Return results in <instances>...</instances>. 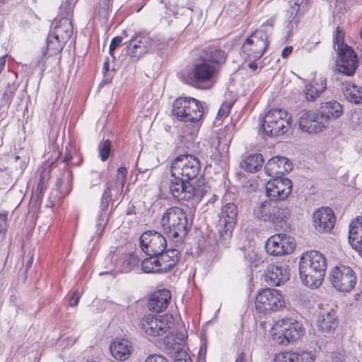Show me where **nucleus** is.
<instances>
[{
    "label": "nucleus",
    "mask_w": 362,
    "mask_h": 362,
    "mask_svg": "<svg viewBox=\"0 0 362 362\" xmlns=\"http://www.w3.org/2000/svg\"><path fill=\"white\" fill-rule=\"evenodd\" d=\"M327 269L324 255L316 250L303 253L299 262V274L303 284L309 288H318L322 283Z\"/></svg>",
    "instance_id": "nucleus-1"
},
{
    "label": "nucleus",
    "mask_w": 362,
    "mask_h": 362,
    "mask_svg": "<svg viewBox=\"0 0 362 362\" xmlns=\"http://www.w3.org/2000/svg\"><path fill=\"white\" fill-rule=\"evenodd\" d=\"M160 224L163 230L177 243L182 241L189 230L186 212L177 206H172L165 210L162 216Z\"/></svg>",
    "instance_id": "nucleus-2"
},
{
    "label": "nucleus",
    "mask_w": 362,
    "mask_h": 362,
    "mask_svg": "<svg viewBox=\"0 0 362 362\" xmlns=\"http://www.w3.org/2000/svg\"><path fill=\"white\" fill-rule=\"evenodd\" d=\"M173 114L180 121L192 123L190 134H194L199 129L198 122L204 115V107L201 103L194 98L180 97L173 103Z\"/></svg>",
    "instance_id": "nucleus-3"
},
{
    "label": "nucleus",
    "mask_w": 362,
    "mask_h": 362,
    "mask_svg": "<svg viewBox=\"0 0 362 362\" xmlns=\"http://www.w3.org/2000/svg\"><path fill=\"white\" fill-rule=\"evenodd\" d=\"M291 209L288 203L265 200L254 209V215L264 222L275 226L286 223L290 218Z\"/></svg>",
    "instance_id": "nucleus-4"
},
{
    "label": "nucleus",
    "mask_w": 362,
    "mask_h": 362,
    "mask_svg": "<svg viewBox=\"0 0 362 362\" xmlns=\"http://www.w3.org/2000/svg\"><path fill=\"white\" fill-rule=\"evenodd\" d=\"M219 69L216 65H211L203 61L195 64L187 76V82L198 89L210 88L218 76Z\"/></svg>",
    "instance_id": "nucleus-5"
},
{
    "label": "nucleus",
    "mask_w": 362,
    "mask_h": 362,
    "mask_svg": "<svg viewBox=\"0 0 362 362\" xmlns=\"http://www.w3.org/2000/svg\"><path fill=\"white\" fill-rule=\"evenodd\" d=\"M272 330L273 339L279 344H287L298 340L305 333V329L300 322L292 317H286L275 322Z\"/></svg>",
    "instance_id": "nucleus-6"
},
{
    "label": "nucleus",
    "mask_w": 362,
    "mask_h": 362,
    "mask_svg": "<svg viewBox=\"0 0 362 362\" xmlns=\"http://www.w3.org/2000/svg\"><path fill=\"white\" fill-rule=\"evenodd\" d=\"M292 118L284 109H272L268 111L262 121L263 132L269 136L286 133L291 125Z\"/></svg>",
    "instance_id": "nucleus-7"
},
{
    "label": "nucleus",
    "mask_w": 362,
    "mask_h": 362,
    "mask_svg": "<svg viewBox=\"0 0 362 362\" xmlns=\"http://www.w3.org/2000/svg\"><path fill=\"white\" fill-rule=\"evenodd\" d=\"M337 52L333 79L336 82H340L342 76H351L355 74L358 60L354 50L349 45L339 46Z\"/></svg>",
    "instance_id": "nucleus-8"
},
{
    "label": "nucleus",
    "mask_w": 362,
    "mask_h": 362,
    "mask_svg": "<svg viewBox=\"0 0 362 362\" xmlns=\"http://www.w3.org/2000/svg\"><path fill=\"white\" fill-rule=\"evenodd\" d=\"M201 170L199 160L193 155L177 156L172 163L170 172L173 178L192 181L197 177Z\"/></svg>",
    "instance_id": "nucleus-9"
},
{
    "label": "nucleus",
    "mask_w": 362,
    "mask_h": 362,
    "mask_svg": "<svg viewBox=\"0 0 362 362\" xmlns=\"http://www.w3.org/2000/svg\"><path fill=\"white\" fill-rule=\"evenodd\" d=\"M169 189L173 198L178 201L199 202L206 193L207 187L199 185L194 186L190 181L173 178L170 182Z\"/></svg>",
    "instance_id": "nucleus-10"
},
{
    "label": "nucleus",
    "mask_w": 362,
    "mask_h": 362,
    "mask_svg": "<svg viewBox=\"0 0 362 362\" xmlns=\"http://www.w3.org/2000/svg\"><path fill=\"white\" fill-rule=\"evenodd\" d=\"M269 46L267 30L261 28L253 32L242 45L241 50L245 60H258Z\"/></svg>",
    "instance_id": "nucleus-11"
},
{
    "label": "nucleus",
    "mask_w": 362,
    "mask_h": 362,
    "mask_svg": "<svg viewBox=\"0 0 362 362\" xmlns=\"http://www.w3.org/2000/svg\"><path fill=\"white\" fill-rule=\"evenodd\" d=\"M174 326L173 317L169 315L156 316L145 315L139 322V327L145 334L157 337L163 335Z\"/></svg>",
    "instance_id": "nucleus-12"
},
{
    "label": "nucleus",
    "mask_w": 362,
    "mask_h": 362,
    "mask_svg": "<svg viewBox=\"0 0 362 362\" xmlns=\"http://www.w3.org/2000/svg\"><path fill=\"white\" fill-rule=\"evenodd\" d=\"M285 306L282 295L276 289L266 288L260 291L255 300V308L262 314L277 311Z\"/></svg>",
    "instance_id": "nucleus-13"
},
{
    "label": "nucleus",
    "mask_w": 362,
    "mask_h": 362,
    "mask_svg": "<svg viewBox=\"0 0 362 362\" xmlns=\"http://www.w3.org/2000/svg\"><path fill=\"white\" fill-rule=\"evenodd\" d=\"M238 207L233 203H228L221 209V214L217 224L218 233L223 244L230 240L237 221Z\"/></svg>",
    "instance_id": "nucleus-14"
},
{
    "label": "nucleus",
    "mask_w": 362,
    "mask_h": 362,
    "mask_svg": "<svg viewBox=\"0 0 362 362\" xmlns=\"http://www.w3.org/2000/svg\"><path fill=\"white\" fill-rule=\"evenodd\" d=\"M329 279L332 286L341 292L352 290L357 281L356 273L352 268L342 264L335 267L331 271Z\"/></svg>",
    "instance_id": "nucleus-15"
},
{
    "label": "nucleus",
    "mask_w": 362,
    "mask_h": 362,
    "mask_svg": "<svg viewBox=\"0 0 362 362\" xmlns=\"http://www.w3.org/2000/svg\"><path fill=\"white\" fill-rule=\"evenodd\" d=\"M138 259L130 253H120L119 251L111 252L105 257V262L112 263L107 270L100 272V275L112 272H129L138 263Z\"/></svg>",
    "instance_id": "nucleus-16"
},
{
    "label": "nucleus",
    "mask_w": 362,
    "mask_h": 362,
    "mask_svg": "<svg viewBox=\"0 0 362 362\" xmlns=\"http://www.w3.org/2000/svg\"><path fill=\"white\" fill-rule=\"evenodd\" d=\"M153 43L154 40L148 34L136 33L127 45L126 53L133 60L136 61L151 50Z\"/></svg>",
    "instance_id": "nucleus-17"
},
{
    "label": "nucleus",
    "mask_w": 362,
    "mask_h": 362,
    "mask_svg": "<svg viewBox=\"0 0 362 362\" xmlns=\"http://www.w3.org/2000/svg\"><path fill=\"white\" fill-rule=\"evenodd\" d=\"M296 247L293 238L284 233H278L271 236L265 243L268 254L273 256H281L293 252Z\"/></svg>",
    "instance_id": "nucleus-18"
},
{
    "label": "nucleus",
    "mask_w": 362,
    "mask_h": 362,
    "mask_svg": "<svg viewBox=\"0 0 362 362\" xmlns=\"http://www.w3.org/2000/svg\"><path fill=\"white\" fill-rule=\"evenodd\" d=\"M141 250L148 256L158 255L167 247L165 238L156 230L143 233L139 238Z\"/></svg>",
    "instance_id": "nucleus-19"
},
{
    "label": "nucleus",
    "mask_w": 362,
    "mask_h": 362,
    "mask_svg": "<svg viewBox=\"0 0 362 362\" xmlns=\"http://www.w3.org/2000/svg\"><path fill=\"white\" fill-rule=\"evenodd\" d=\"M74 4L72 3L66 2L62 4L60 7L62 13H64L66 16L62 17L54 25L53 30L50 32L56 37L59 38L62 41L67 42L73 35V25L71 20L69 16L73 11Z\"/></svg>",
    "instance_id": "nucleus-20"
},
{
    "label": "nucleus",
    "mask_w": 362,
    "mask_h": 362,
    "mask_svg": "<svg viewBox=\"0 0 362 362\" xmlns=\"http://www.w3.org/2000/svg\"><path fill=\"white\" fill-rule=\"evenodd\" d=\"M327 122L317 110H308L302 113L299 119L300 129L308 134H317L327 127Z\"/></svg>",
    "instance_id": "nucleus-21"
},
{
    "label": "nucleus",
    "mask_w": 362,
    "mask_h": 362,
    "mask_svg": "<svg viewBox=\"0 0 362 362\" xmlns=\"http://www.w3.org/2000/svg\"><path fill=\"white\" fill-rule=\"evenodd\" d=\"M291 190V181L286 177H274L266 184L267 195L274 202L286 199Z\"/></svg>",
    "instance_id": "nucleus-22"
},
{
    "label": "nucleus",
    "mask_w": 362,
    "mask_h": 362,
    "mask_svg": "<svg viewBox=\"0 0 362 362\" xmlns=\"http://www.w3.org/2000/svg\"><path fill=\"white\" fill-rule=\"evenodd\" d=\"M290 269L288 262H277L268 266L265 281L272 286H280L289 279Z\"/></svg>",
    "instance_id": "nucleus-23"
},
{
    "label": "nucleus",
    "mask_w": 362,
    "mask_h": 362,
    "mask_svg": "<svg viewBox=\"0 0 362 362\" xmlns=\"http://www.w3.org/2000/svg\"><path fill=\"white\" fill-rule=\"evenodd\" d=\"M164 345L166 352L175 359V362H192L188 354L184 351V335L181 337H166Z\"/></svg>",
    "instance_id": "nucleus-24"
},
{
    "label": "nucleus",
    "mask_w": 362,
    "mask_h": 362,
    "mask_svg": "<svg viewBox=\"0 0 362 362\" xmlns=\"http://www.w3.org/2000/svg\"><path fill=\"white\" fill-rule=\"evenodd\" d=\"M313 222L315 229L320 233L330 231L335 223V217L332 209L322 207L313 214Z\"/></svg>",
    "instance_id": "nucleus-25"
},
{
    "label": "nucleus",
    "mask_w": 362,
    "mask_h": 362,
    "mask_svg": "<svg viewBox=\"0 0 362 362\" xmlns=\"http://www.w3.org/2000/svg\"><path fill=\"white\" fill-rule=\"evenodd\" d=\"M291 170V162L283 156H274L270 158L264 166L266 174L273 178L282 177L283 175Z\"/></svg>",
    "instance_id": "nucleus-26"
},
{
    "label": "nucleus",
    "mask_w": 362,
    "mask_h": 362,
    "mask_svg": "<svg viewBox=\"0 0 362 362\" xmlns=\"http://www.w3.org/2000/svg\"><path fill=\"white\" fill-rule=\"evenodd\" d=\"M112 201V193L110 187H107L103 192L100 202V214L98 216L96 221V230L95 233L98 235H101L109 220V216L107 214V210L109 204Z\"/></svg>",
    "instance_id": "nucleus-27"
},
{
    "label": "nucleus",
    "mask_w": 362,
    "mask_h": 362,
    "mask_svg": "<svg viewBox=\"0 0 362 362\" xmlns=\"http://www.w3.org/2000/svg\"><path fill=\"white\" fill-rule=\"evenodd\" d=\"M339 325L337 312L333 308L319 314L317 326L325 334L333 333Z\"/></svg>",
    "instance_id": "nucleus-28"
},
{
    "label": "nucleus",
    "mask_w": 362,
    "mask_h": 362,
    "mask_svg": "<svg viewBox=\"0 0 362 362\" xmlns=\"http://www.w3.org/2000/svg\"><path fill=\"white\" fill-rule=\"evenodd\" d=\"M171 300V293L168 290L162 289L153 293L148 303L149 310L160 313L165 310Z\"/></svg>",
    "instance_id": "nucleus-29"
},
{
    "label": "nucleus",
    "mask_w": 362,
    "mask_h": 362,
    "mask_svg": "<svg viewBox=\"0 0 362 362\" xmlns=\"http://www.w3.org/2000/svg\"><path fill=\"white\" fill-rule=\"evenodd\" d=\"M132 343L124 339H116L110 346V353L116 360L124 361L132 353Z\"/></svg>",
    "instance_id": "nucleus-30"
},
{
    "label": "nucleus",
    "mask_w": 362,
    "mask_h": 362,
    "mask_svg": "<svg viewBox=\"0 0 362 362\" xmlns=\"http://www.w3.org/2000/svg\"><path fill=\"white\" fill-rule=\"evenodd\" d=\"M322 117L328 121L339 118L343 112L342 105L335 100L322 102L317 109Z\"/></svg>",
    "instance_id": "nucleus-31"
},
{
    "label": "nucleus",
    "mask_w": 362,
    "mask_h": 362,
    "mask_svg": "<svg viewBox=\"0 0 362 362\" xmlns=\"http://www.w3.org/2000/svg\"><path fill=\"white\" fill-rule=\"evenodd\" d=\"M349 242L354 250L362 251V216L357 217L349 224Z\"/></svg>",
    "instance_id": "nucleus-32"
},
{
    "label": "nucleus",
    "mask_w": 362,
    "mask_h": 362,
    "mask_svg": "<svg viewBox=\"0 0 362 362\" xmlns=\"http://www.w3.org/2000/svg\"><path fill=\"white\" fill-rule=\"evenodd\" d=\"M336 86H339L343 91L346 99L350 103L360 104L362 103V88L348 82L340 81L336 82Z\"/></svg>",
    "instance_id": "nucleus-33"
},
{
    "label": "nucleus",
    "mask_w": 362,
    "mask_h": 362,
    "mask_svg": "<svg viewBox=\"0 0 362 362\" xmlns=\"http://www.w3.org/2000/svg\"><path fill=\"white\" fill-rule=\"evenodd\" d=\"M160 262V267L163 269L165 273L169 272L178 262L180 258V253L177 250L170 249L164 250L158 254Z\"/></svg>",
    "instance_id": "nucleus-34"
},
{
    "label": "nucleus",
    "mask_w": 362,
    "mask_h": 362,
    "mask_svg": "<svg viewBox=\"0 0 362 362\" xmlns=\"http://www.w3.org/2000/svg\"><path fill=\"white\" fill-rule=\"evenodd\" d=\"M66 42L62 41L54 35L49 33L47 39L46 47L42 49V57L49 58L59 54Z\"/></svg>",
    "instance_id": "nucleus-35"
},
{
    "label": "nucleus",
    "mask_w": 362,
    "mask_h": 362,
    "mask_svg": "<svg viewBox=\"0 0 362 362\" xmlns=\"http://www.w3.org/2000/svg\"><path fill=\"white\" fill-rule=\"evenodd\" d=\"M326 88V80L321 78L320 83L314 81L313 83L306 85L303 92L306 100L312 102L315 100Z\"/></svg>",
    "instance_id": "nucleus-36"
},
{
    "label": "nucleus",
    "mask_w": 362,
    "mask_h": 362,
    "mask_svg": "<svg viewBox=\"0 0 362 362\" xmlns=\"http://www.w3.org/2000/svg\"><path fill=\"white\" fill-rule=\"evenodd\" d=\"M202 57L206 62H209L216 65H221L226 62V54L223 50L213 47L206 49Z\"/></svg>",
    "instance_id": "nucleus-37"
},
{
    "label": "nucleus",
    "mask_w": 362,
    "mask_h": 362,
    "mask_svg": "<svg viewBox=\"0 0 362 362\" xmlns=\"http://www.w3.org/2000/svg\"><path fill=\"white\" fill-rule=\"evenodd\" d=\"M264 160L262 154L255 153L247 156L240 165L243 169L249 173L257 171L263 165Z\"/></svg>",
    "instance_id": "nucleus-38"
},
{
    "label": "nucleus",
    "mask_w": 362,
    "mask_h": 362,
    "mask_svg": "<svg viewBox=\"0 0 362 362\" xmlns=\"http://www.w3.org/2000/svg\"><path fill=\"white\" fill-rule=\"evenodd\" d=\"M160 264L158 255H152L142 261L141 269L145 273L163 274L165 272Z\"/></svg>",
    "instance_id": "nucleus-39"
},
{
    "label": "nucleus",
    "mask_w": 362,
    "mask_h": 362,
    "mask_svg": "<svg viewBox=\"0 0 362 362\" xmlns=\"http://www.w3.org/2000/svg\"><path fill=\"white\" fill-rule=\"evenodd\" d=\"M291 14L295 15L305 13L308 8V0H291Z\"/></svg>",
    "instance_id": "nucleus-40"
},
{
    "label": "nucleus",
    "mask_w": 362,
    "mask_h": 362,
    "mask_svg": "<svg viewBox=\"0 0 362 362\" xmlns=\"http://www.w3.org/2000/svg\"><path fill=\"white\" fill-rule=\"evenodd\" d=\"M98 151L100 160H107L111 152V142L109 140L101 141L98 145Z\"/></svg>",
    "instance_id": "nucleus-41"
},
{
    "label": "nucleus",
    "mask_w": 362,
    "mask_h": 362,
    "mask_svg": "<svg viewBox=\"0 0 362 362\" xmlns=\"http://www.w3.org/2000/svg\"><path fill=\"white\" fill-rule=\"evenodd\" d=\"M296 353L293 351H284L276 354L274 362H295Z\"/></svg>",
    "instance_id": "nucleus-42"
},
{
    "label": "nucleus",
    "mask_w": 362,
    "mask_h": 362,
    "mask_svg": "<svg viewBox=\"0 0 362 362\" xmlns=\"http://www.w3.org/2000/svg\"><path fill=\"white\" fill-rule=\"evenodd\" d=\"M113 0H100L98 13L104 18H107L112 11Z\"/></svg>",
    "instance_id": "nucleus-43"
},
{
    "label": "nucleus",
    "mask_w": 362,
    "mask_h": 362,
    "mask_svg": "<svg viewBox=\"0 0 362 362\" xmlns=\"http://www.w3.org/2000/svg\"><path fill=\"white\" fill-rule=\"evenodd\" d=\"M296 353L295 362H314L315 358L310 351H298Z\"/></svg>",
    "instance_id": "nucleus-44"
},
{
    "label": "nucleus",
    "mask_w": 362,
    "mask_h": 362,
    "mask_svg": "<svg viewBox=\"0 0 362 362\" xmlns=\"http://www.w3.org/2000/svg\"><path fill=\"white\" fill-rule=\"evenodd\" d=\"M344 34L343 33L342 30L339 26H338L336 28L333 36V46L336 50L340 45H347L344 43Z\"/></svg>",
    "instance_id": "nucleus-45"
},
{
    "label": "nucleus",
    "mask_w": 362,
    "mask_h": 362,
    "mask_svg": "<svg viewBox=\"0 0 362 362\" xmlns=\"http://www.w3.org/2000/svg\"><path fill=\"white\" fill-rule=\"evenodd\" d=\"M127 173V170L125 167H120L117 170V182L119 183L122 185V187H123L125 183Z\"/></svg>",
    "instance_id": "nucleus-46"
},
{
    "label": "nucleus",
    "mask_w": 362,
    "mask_h": 362,
    "mask_svg": "<svg viewBox=\"0 0 362 362\" xmlns=\"http://www.w3.org/2000/svg\"><path fill=\"white\" fill-rule=\"evenodd\" d=\"M64 182L63 181L62 178H59L56 183V187L57 191L62 194V195H66L69 192V187L68 183H66L65 185V188L64 187Z\"/></svg>",
    "instance_id": "nucleus-47"
},
{
    "label": "nucleus",
    "mask_w": 362,
    "mask_h": 362,
    "mask_svg": "<svg viewBox=\"0 0 362 362\" xmlns=\"http://www.w3.org/2000/svg\"><path fill=\"white\" fill-rule=\"evenodd\" d=\"M122 42V37L119 36L115 37L111 40L110 47H109V52L112 56V53L114 50L118 47Z\"/></svg>",
    "instance_id": "nucleus-48"
},
{
    "label": "nucleus",
    "mask_w": 362,
    "mask_h": 362,
    "mask_svg": "<svg viewBox=\"0 0 362 362\" xmlns=\"http://www.w3.org/2000/svg\"><path fill=\"white\" fill-rule=\"evenodd\" d=\"M101 182V173L99 172H92L90 175V182L91 187L99 185Z\"/></svg>",
    "instance_id": "nucleus-49"
},
{
    "label": "nucleus",
    "mask_w": 362,
    "mask_h": 362,
    "mask_svg": "<svg viewBox=\"0 0 362 362\" xmlns=\"http://www.w3.org/2000/svg\"><path fill=\"white\" fill-rule=\"evenodd\" d=\"M145 362H169L167 358L159 354H153L147 357Z\"/></svg>",
    "instance_id": "nucleus-50"
},
{
    "label": "nucleus",
    "mask_w": 362,
    "mask_h": 362,
    "mask_svg": "<svg viewBox=\"0 0 362 362\" xmlns=\"http://www.w3.org/2000/svg\"><path fill=\"white\" fill-rule=\"evenodd\" d=\"M7 216L8 213L6 211L0 213V233L6 230L7 226Z\"/></svg>",
    "instance_id": "nucleus-51"
},
{
    "label": "nucleus",
    "mask_w": 362,
    "mask_h": 362,
    "mask_svg": "<svg viewBox=\"0 0 362 362\" xmlns=\"http://www.w3.org/2000/svg\"><path fill=\"white\" fill-rule=\"evenodd\" d=\"M81 298V294L78 291H74L72 296L69 298V304L71 307H75L78 305Z\"/></svg>",
    "instance_id": "nucleus-52"
},
{
    "label": "nucleus",
    "mask_w": 362,
    "mask_h": 362,
    "mask_svg": "<svg viewBox=\"0 0 362 362\" xmlns=\"http://www.w3.org/2000/svg\"><path fill=\"white\" fill-rule=\"evenodd\" d=\"M231 105H232L231 104H227V105H222L221 107L220 110H218V115L220 117L227 116L230 112Z\"/></svg>",
    "instance_id": "nucleus-53"
},
{
    "label": "nucleus",
    "mask_w": 362,
    "mask_h": 362,
    "mask_svg": "<svg viewBox=\"0 0 362 362\" xmlns=\"http://www.w3.org/2000/svg\"><path fill=\"white\" fill-rule=\"evenodd\" d=\"M344 354L340 351H336L332 353V362H344Z\"/></svg>",
    "instance_id": "nucleus-54"
},
{
    "label": "nucleus",
    "mask_w": 362,
    "mask_h": 362,
    "mask_svg": "<svg viewBox=\"0 0 362 362\" xmlns=\"http://www.w3.org/2000/svg\"><path fill=\"white\" fill-rule=\"evenodd\" d=\"M292 51H293L292 46H288V47H285L281 52V57L284 59L288 58L291 54Z\"/></svg>",
    "instance_id": "nucleus-55"
},
{
    "label": "nucleus",
    "mask_w": 362,
    "mask_h": 362,
    "mask_svg": "<svg viewBox=\"0 0 362 362\" xmlns=\"http://www.w3.org/2000/svg\"><path fill=\"white\" fill-rule=\"evenodd\" d=\"M235 362H247L245 354L244 353H240L237 357Z\"/></svg>",
    "instance_id": "nucleus-56"
},
{
    "label": "nucleus",
    "mask_w": 362,
    "mask_h": 362,
    "mask_svg": "<svg viewBox=\"0 0 362 362\" xmlns=\"http://www.w3.org/2000/svg\"><path fill=\"white\" fill-rule=\"evenodd\" d=\"M249 62L248 66L252 70L255 71L257 69V64L255 63L257 60H247Z\"/></svg>",
    "instance_id": "nucleus-57"
},
{
    "label": "nucleus",
    "mask_w": 362,
    "mask_h": 362,
    "mask_svg": "<svg viewBox=\"0 0 362 362\" xmlns=\"http://www.w3.org/2000/svg\"><path fill=\"white\" fill-rule=\"evenodd\" d=\"M71 158H72L71 154L69 152L66 151V153L64 154V156L63 158V161L64 163H69L71 160Z\"/></svg>",
    "instance_id": "nucleus-58"
},
{
    "label": "nucleus",
    "mask_w": 362,
    "mask_h": 362,
    "mask_svg": "<svg viewBox=\"0 0 362 362\" xmlns=\"http://www.w3.org/2000/svg\"><path fill=\"white\" fill-rule=\"evenodd\" d=\"M274 22V19L273 18H270V19L267 20L265 23H264L262 27L269 26V27H270L272 28L273 27Z\"/></svg>",
    "instance_id": "nucleus-59"
},
{
    "label": "nucleus",
    "mask_w": 362,
    "mask_h": 362,
    "mask_svg": "<svg viewBox=\"0 0 362 362\" xmlns=\"http://www.w3.org/2000/svg\"><path fill=\"white\" fill-rule=\"evenodd\" d=\"M104 264H105V270H107L112 264H114V262H112V263L110 262H105V259L104 260Z\"/></svg>",
    "instance_id": "nucleus-60"
},
{
    "label": "nucleus",
    "mask_w": 362,
    "mask_h": 362,
    "mask_svg": "<svg viewBox=\"0 0 362 362\" xmlns=\"http://www.w3.org/2000/svg\"><path fill=\"white\" fill-rule=\"evenodd\" d=\"M33 262V256H31L30 259L27 262V269H28L30 267H31Z\"/></svg>",
    "instance_id": "nucleus-61"
},
{
    "label": "nucleus",
    "mask_w": 362,
    "mask_h": 362,
    "mask_svg": "<svg viewBox=\"0 0 362 362\" xmlns=\"http://www.w3.org/2000/svg\"><path fill=\"white\" fill-rule=\"evenodd\" d=\"M206 351V346L205 345L201 346L200 349H199V354H202V352H204L205 354Z\"/></svg>",
    "instance_id": "nucleus-62"
},
{
    "label": "nucleus",
    "mask_w": 362,
    "mask_h": 362,
    "mask_svg": "<svg viewBox=\"0 0 362 362\" xmlns=\"http://www.w3.org/2000/svg\"><path fill=\"white\" fill-rule=\"evenodd\" d=\"M107 67H108V63L107 62L104 63V68L105 69H107Z\"/></svg>",
    "instance_id": "nucleus-63"
},
{
    "label": "nucleus",
    "mask_w": 362,
    "mask_h": 362,
    "mask_svg": "<svg viewBox=\"0 0 362 362\" xmlns=\"http://www.w3.org/2000/svg\"><path fill=\"white\" fill-rule=\"evenodd\" d=\"M360 36L362 38V27H361V32H360Z\"/></svg>",
    "instance_id": "nucleus-64"
}]
</instances>
